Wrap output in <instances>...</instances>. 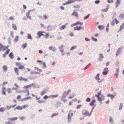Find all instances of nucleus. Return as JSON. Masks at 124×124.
Returning <instances> with one entry per match:
<instances>
[{
    "mask_svg": "<svg viewBox=\"0 0 124 124\" xmlns=\"http://www.w3.org/2000/svg\"><path fill=\"white\" fill-rule=\"evenodd\" d=\"M101 92L100 91L98 92V94L96 95L95 96L96 97L98 98V100L100 102L102 100H103L104 98V97L103 95H102L101 96V97H99V96L101 95Z\"/></svg>",
    "mask_w": 124,
    "mask_h": 124,
    "instance_id": "obj_1",
    "label": "nucleus"
},
{
    "mask_svg": "<svg viewBox=\"0 0 124 124\" xmlns=\"http://www.w3.org/2000/svg\"><path fill=\"white\" fill-rule=\"evenodd\" d=\"M73 115V113L70 110L68 113L67 119L68 122H70L71 120V117Z\"/></svg>",
    "mask_w": 124,
    "mask_h": 124,
    "instance_id": "obj_2",
    "label": "nucleus"
},
{
    "mask_svg": "<svg viewBox=\"0 0 124 124\" xmlns=\"http://www.w3.org/2000/svg\"><path fill=\"white\" fill-rule=\"evenodd\" d=\"M83 24V23H82L81 22L79 21H78L76 23L72 24H71V27H73L75 26H76L78 25H82Z\"/></svg>",
    "mask_w": 124,
    "mask_h": 124,
    "instance_id": "obj_3",
    "label": "nucleus"
},
{
    "mask_svg": "<svg viewBox=\"0 0 124 124\" xmlns=\"http://www.w3.org/2000/svg\"><path fill=\"white\" fill-rule=\"evenodd\" d=\"M78 0H69L67 1L65 4H63V5H65L66 4H69L71 3H73L75 2L76 1Z\"/></svg>",
    "mask_w": 124,
    "mask_h": 124,
    "instance_id": "obj_4",
    "label": "nucleus"
},
{
    "mask_svg": "<svg viewBox=\"0 0 124 124\" xmlns=\"http://www.w3.org/2000/svg\"><path fill=\"white\" fill-rule=\"evenodd\" d=\"M108 72V68H105L103 71L102 72V74L104 75H106Z\"/></svg>",
    "mask_w": 124,
    "mask_h": 124,
    "instance_id": "obj_5",
    "label": "nucleus"
},
{
    "mask_svg": "<svg viewBox=\"0 0 124 124\" xmlns=\"http://www.w3.org/2000/svg\"><path fill=\"white\" fill-rule=\"evenodd\" d=\"M120 3V0H116L115 3L116 8H117Z\"/></svg>",
    "mask_w": 124,
    "mask_h": 124,
    "instance_id": "obj_6",
    "label": "nucleus"
},
{
    "mask_svg": "<svg viewBox=\"0 0 124 124\" xmlns=\"http://www.w3.org/2000/svg\"><path fill=\"white\" fill-rule=\"evenodd\" d=\"M33 84H30L28 85L24 86L23 87V88L24 89H29L30 87L33 86Z\"/></svg>",
    "mask_w": 124,
    "mask_h": 124,
    "instance_id": "obj_7",
    "label": "nucleus"
},
{
    "mask_svg": "<svg viewBox=\"0 0 124 124\" xmlns=\"http://www.w3.org/2000/svg\"><path fill=\"white\" fill-rule=\"evenodd\" d=\"M83 114L85 115L90 116V114L86 110H84L83 111Z\"/></svg>",
    "mask_w": 124,
    "mask_h": 124,
    "instance_id": "obj_8",
    "label": "nucleus"
},
{
    "mask_svg": "<svg viewBox=\"0 0 124 124\" xmlns=\"http://www.w3.org/2000/svg\"><path fill=\"white\" fill-rule=\"evenodd\" d=\"M43 32H42L41 31L38 32L37 33V35L38 36V38H39L41 36H44V35L43 34Z\"/></svg>",
    "mask_w": 124,
    "mask_h": 124,
    "instance_id": "obj_9",
    "label": "nucleus"
},
{
    "mask_svg": "<svg viewBox=\"0 0 124 124\" xmlns=\"http://www.w3.org/2000/svg\"><path fill=\"white\" fill-rule=\"evenodd\" d=\"M82 28L81 26H79V27H74V29L75 30H78L81 29Z\"/></svg>",
    "mask_w": 124,
    "mask_h": 124,
    "instance_id": "obj_10",
    "label": "nucleus"
},
{
    "mask_svg": "<svg viewBox=\"0 0 124 124\" xmlns=\"http://www.w3.org/2000/svg\"><path fill=\"white\" fill-rule=\"evenodd\" d=\"M6 88L5 87H3L2 88V94L3 95H6Z\"/></svg>",
    "mask_w": 124,
    "mask_h": 124,
    "instance_id": "obj_11",
    "label": "nucleus"
},
{
    "mask_svg": "<svg viewBox=\"0 0 124 124\" xmlns=\"http://www.w3.org/2000/svg\"><path fill=\"white\" fill-rule=\"evenodd\" d=\"M72 15H73V16H75V17H78V13L75 12V11H74L72 14Z\"/></svg>",
    "mask_w": 124,
    "mask_h": 124,
    "instance_id": "obj_12",
    "label": "nucleus"
},
{
    "mask_svg": "<svg viewBox=\"0 0 124 124\" xmlns=\"http://www.w3.org/2000/svg\"><path fill=\"white\" fill-rule=\"evenodd\" d=\"M58 96V95L57 94H56L55 95H50L49 96V97L51 98L52 99H53V98L57 97Z\"/></svg>",
    "mask_w": 124,
    "mask_h": 124,
    "instance_id": "obj_13",
    "label": "nucleus"
},
{
    "mask_svg": "<svg viewBox=\"0 0 124 124\" xmlns=\"http://www.w3.org/2000/svg\"><path fill=\"white\" fill-rule=\"evenodd\" d=\"M23 108L22 107H21L20 106H19L16 107V108L14 109V110L17 109L18 110H22Z\"/></svg>",
    "mask_w": 124,
    "mask_h": 124,
    "instance_id": "obj_14",
    "label": "nucleus"
},
{
    "mask_svg": "<svg viewBox=\"0 0 124 124\" xmlns=\"http://www.w3.org/2000/svg\"><path fill=\"white\" fill-rule=\"evenodd\" d=\"M14 86L16 87L15 88H12V89L13 90H16L19 88V86H18L17 84H14Z\"/></svg>",
    "mask_w": 124,
    "mask_h": 124,
    "instance_id": "obj_15",
    "label": "nucleus"
},
{
    "mask_svg": "<svg viewBox=\"0 0 124 124\" xmlns=\"http://www.w3.org/2000/svg\"><path fill=\"white\" fill-rule=\"evenodd\" d=\"M17 117H15L12 118H9L8 119L11 121H14L17 120Z\"/></svg>",
    "mask_w": 124,
    "mask_h": 124,
    "instance_id": "obj_16",
    "label": "nucleus"
},
{
    "mask_svg": "<svg viewBox=\"0 0 124 124\" xmlns=\"http://www.w3.org/2000/svg\"><path fill=\"white\" fill-rule=\"evenodd\" d=\"M96 100H93L89 104L91 106H92V105L93 106Z\"/></svg>",
    "mask_w": 124,
    "mask_h": 124,
    "instance_id": "obj_17",
    "label": "nucleus"
},
{
    "mask_svg": "<svg viewBox=\"0 0 124 124\" xmlns=\"http://www.w3.org/2000/svg\"><path fill=\"white\" fill-rule=\"evenodd\" d=\"M116 73H115V75L116 78H117L118 77V73L119 71V69H117L116 70Z\"/></svg>",
    "mask_w": 124,
    "mask_h": 124,
    "instance_id": "obj_18",
    "label": "nucleus"
},
{
    "mask_svg": "<svg viewBox=\"0 0 124 124\" xmlns=\"http://www.w3.org/2000/svg\"><path fill=\"white\" fill-rule=\"evenodd\" d=\"M3 70L4 71H7V67L6 65H4L3 66Z\"/></svg>",
    "mask_w": 124,
    "mask_h": 124,
    "instance_id": "obj_19",
    "label": "nucleus"
},
{
    "mask_svg": "<svg viewBox=\"0 0 124 124\" xmlns=\"http://www.w3.org/2000/svg\"><path fill=\"white\" fill-rule=\"evenodd\" d=\"M14 70L15 72L17 73L18 75H19V70L18 68H15L14 69Z\"/></svg>",
    "mask_w": 124,
    "mask_h": 124,
    "instance_id": "obj_20",
    "label": "nucleus"
},
{
    "mask_svg": "<svg viewBox=\"0 0 124 124\" xmlns=\"http://www.w3.org/2000/svg\"><path fill=\"white\" fill-rule=\"evenodd\" d=\"M9 57L11 59H13L14 57V56L13 55V54L11 52L10 53L9 55Z\"/></svg>",
    "mask_w": 124,
    "mask_h": 124,
    "instance_id": "obj_21",
    "label": "nucleus"
},
{
    "mask_svg": "<svg viewBox=\"0 0 124 124\" xmlns=\"http://www.w3.org/2000/svg\"><path fill=\"white\" fill-rule=\"evenodd\" d=\"M63 45H62L61 46L59 47V48L60 51L62 52L63 51Z\"/></svg>",
    "mask_w": 124,
    "mask_h": 124,
    "instance_id": "obj_22",
    "label": "nucleus"
},
{
    "mask_svg": "<svg viewBox=\"0 0 124 124\" xmlns=\"http://www.w3.org/2000/svg\"><path fill=\"white\" fill-rule=\"evenodd\" d=\"M69 91L65 92L63 94V96L64 97H65L66 96L69 94Z\"/></svg>",
    "mask_w": 124,
    "mask_h": 124,
    "instance_id": "obj_23",
    "label": "nucleus"
},
{
    "mask_svg": "<svg viewBox=\"0 0 124 124\" xmlns=\"http://www.w3.org/2000/svg\"><path fill=\"white\" fill-rule=\"evenodd\" d=\"M66 25H63L61 26L60 27V29L61 30L63 29L66 27Z\"/></svg>",
    "mask_w": 124,
    "mask_h": 124,
    "instance_id": "obj_24",
    "label": "nucleus"
},
{
    "mask_svg": "<svg viewBox=\"0 0 124 124\" xmlns=\"http://www.w3.org/2000/svg\"><path fill=\"white\" fill-rule=\"evenodd\" d=\"M49 48L50 50H52L54 51H55V48L53 47L52 46H50V47H49Z\"/></svg>",
    "mask_w": 124,
    "mask_h": 124,
    "instance_id": "obj_25",
    "label": "nucleus"
},
{
    "mask_svg": "<svg viewBox=\"0 0 124 124\" xmlns=\"http://www.w3.org/2000/svg\"><path fill=\"white\" fill-rule=\"evenodd\" d=\"M12 27L15 30H17V28L16 26L14 24H13L12 26Z\"/></svg>",
    "mask_w": 124,
    "mask_h": 124,
    "instance_id": "obj_26",
    "label": "nucleus"
},
{
    "mask_svg": "<svg viewBox=\"0 0 124 124\" xmlns=\"http://www.w3.org/2000/svg\"><path fill=\"white\" fill-rule=\"evenodd\" d=\"M99 59H100V60H101L102 59L103 57L102 54H99Z\"/></svg>",
    "mask_w": 124,
    "mask_h": 124,
    "instance_id": "obj_27",
    "label": "nucleus"
},
{
    "mask_svg": "<svg viewBox=\"0 0 124 124\" xmlns=\"http://www.w3.org/2000/svg\"><path fill=\"white\" fill-rule=\"evenodd\" d=\"M27 44L26 43H25V44H23L22 46V48L23 49L25 48L27 46Z\"/></svg>",
    "mask_w": 124,
    "mask_h": 124,
    "instance_id": "obj_28",
    "label": "nucleus"
},
{
    "mask_svg": "<svg viewBox=\"0 0 124 124\" xmlns=\"http://www.w3.org/2000/svg\"><path fill=\"white\" fill-rule=\"evenodd\" d=\"M8 48V46H3L2 47V50L3 51H4L5 50H6V49Z\"/></svg>",
    "mask_w": 124,
    "mask_h": 124,
    "instance_id": "obj_29",
    "label": "nucleus"
},
{
    "mask_svg": "<svg viewBox=\"0 0 124 124\" xmlns=\"http://www.w3.org/2000/svg\"><path fill=\"white\" fill-rule=\"evenodd\" d=\"M19 37L18 36H16L14 39V41L16 42H17L18 40Z\"/></svg>",
    "mask_w": 124,
    "mask_h": 124,
    "instance_id": "obj_30",
    "label": "nucleus"
},
{
    "mask_svg": "<svg viewBox=\"0 0 124 124\" xmlns=\"http://www.w3.org/2000/svg\"><path fill=\"white\" fill-rule=\"evenodd\" d=\"M7 91L8 93H11V90L10 88H8L7 89Z\"/></svg>",
    "mask_w": 124,
    "mask_h": 124,
    "instance_id": "obj_31",
    "label": "nucleus"
},
{
    "mask_svg": "<svg viewBox=\"0 0 124 124\" xmlns=\"http://www.w3.org/2000/svg\"><path fill=\"white\" fill-rule=\"evenodd\" d=\"M98 28L100 30H102L104 29V26H99L98 27Z\"/></svg>",
    "mask_w": 124,
    "mask_h": 124,
    "instance_id": "obj_32",
    "label": "nucleus"
},
{
    "mask_svg": "<svg viewBox=\"0 0 124 124\" xmlns=\"http://www.w3.org/2000/svg\"><path fill=\"white\" fill-rule=\"evenodd\" d=\"M46 93V91H44L41 92V96H43Z\"/></svg>",
    "mask_w": 124,
    "mask_h": 124,
    "instance_id": "obj_33",
    "label": "nucleus"
},
{
    "mask_svg": "<svg viewBox=\"0 0 124 124\" xmlns=\"http://www.w3.org/2000/svg\"><path fill=\"white\" fill-rule=\"evenodd\" d=\"M30 11H28L27 13V14H26V16H27L28 17V18L30 19H31V17L29 16V15L30 14Z\"/></svg>",
    "mask_w": 124,
    "mask_h": 124,
    "instance_id": "obj_34",
    "label": "nucleus"
},
{
    "mask_svg": "<svg viewBox=\"0 0 124 124\" xmlns=\"http://www.w3.org/2000/svg\"><path fill=\"white\" fill-rule=\"evenodd\" d=\"M27 38L28 39H32V38L31 35L30 34H28L27 36Z\"/></svg>",
    "mask_w": 124,
    "mask_h": 124,
    "instance_id": "obj_35",
    "label": "nucleus"
},
{
    "mask_svg": "<svg viewBox=\"0 0 124 124\" xmlns=\"http://www.w3.org/2000/svg\"><path fill=\"white\" fill-rule=\"evenodd\" d=\"M114 21H115L116 23V24L118 23L119 22L116 19H114L113 21L114 22Z\"/></svg>",
    "mask_w": 124,
    "mask_h": 124,
    "instance_id": "obj_36",
    "label": "nucleus"
},
{
    "mask_svg": "<svg viewBox=\"0 0 124 124\" xmlns=\"http://www.w3.org/2000/svg\"><path fill=\"white\" fill-rule=\"evenodd\" d=\"M124 27V23H123L122 25L120 26V31Z\"/></svg>",
    "mask_w": 124,
    "mask_h": 124,
    "instance_id": "obj_37",
    "label": "nucleus"
},
{
    "mask_svg": "<svg viewBox=\"0 0 124 124\" xmlns=\"http://www.w3.org/2000/svg\"><path fill=\"white\" fill-rule=\"evenodd\" d=\"M5 110V108H4L1 107L0 108V111L1 112H3Z\"/></svg>",
    "mask_w": 124,
    "mask_h": 124,
    "instance_id": "obj_38",
    "label": "nucleus"
},
{
    "mask_svg": "<svg viewBox=\"0 0 124 124\" xmlns=\"http://www.w3.org/2000/svg\"><path fill=\"white\" fill-rule=\"evenodd\" d=\"M65 97H64L63 96V97L62 98V100L63 101L65 102H66V101L67 100L65 99Z\"/></svg>",
    "mask_w": 124,
    "mask_h": 124,
    "instance_id": "obj_39",
    "label": "nucleus"
},
{
    "mask_svg": "<svg viewBox=\"0 0 124 124\" xmlns=\"http://www.w3.org/2000/svg\"><path fill=\"white\" fill-rule=\"evenodd\" d=\"M23 77H18V79L20 81H22L23 79Z\"/></svg>",
    "mask_w": 124,
    "mask_h": 124,
    "instance_id": "obj_40",
    "label": "nucleus"
},
{
    "mask_svg": "<svg viewBox=\"0 0 124 124\" xmlns=\"http://www.w3.org/2000/svg\"><path fill=\"white\" fill-rule=\"evenodd\" d=\"M76 48V46H73L71 47L70 49V50H72L74 49H75Z\"/></svg>",
    "mask_w": 124,
    "mask_h": 124,
    "instance_id": "obj_41",
    "label": "nucleus"
},
{
    "mask_svg": "<svg viewBox=\"0 0 124 124\" xmlns=\"http://www.w3.org/2000/svg\"><path fill=\"white\" fill-rule=\"evenodd\" d=\"M10 51V50L9 49H7L6 52L5 53V54H8V53Z\"/></svg>",
    "mask_w": 124,
    "mask_h": 124,
    "instance_id": "obj_42",
    "label": "nucleus"
},
{
    "mask_svg": "<svg viewBox=\"0 0 124 124\" xmlns=\"http://www.w3.org/2000/svg\"><path fill=\"white\" fill-rule=\"evenodd\" d=\"M91 65L90 63H89L87 65L85 68L84 69H87Z\"/></svg>",
    "mask_w": 124,
    "mask_h": 124,
    "instance_id": "obj_43",
    "label": "nucleus"
},
{
    "mask_svg": "<svg viewBox=\"0 0 124 124\" xmlns=\"http://www.w3.org/2000/svg\"><path fill=\"white\" fill-rule=\"evenodd\" d=\"M8 83V82L7 81H5L3 82L2 85L3 86L7 84Z\"/></svg>",
    "mask_w": 124,
    "mask_h": 124,
    "instance_id": "obj_44",
    "label": "nucleus"
},
{
    "mask_svg": "<svg viewBox=\"0 0 124 124\" xmlns=\"http://www.w3.org/2000/svg\"><path fill=\"white\" fill-rule=\"evenodd\" d=\"M89 15H88L86 17H84V20L87 19L89 17Z\"/></svg>",
    "mask_w": 124,
    "mask_h": 124,
    "instance_id": "obj_45",
    "label": "nucleus"
},
{
    "mask_svg": "<svg viewBox=\"0 0 124 124\" xmlns=\"http://www.w3.org/2000/svg\"><path fill=\"white\" fill-rule=\"evenodd\" d=\"M43 17L45 19H46L47 18V16L45 14L43 15Z\"/></svg>",
    "mask_w": 124,
    "mask_h": 124,
    "instance_id": "obj_46",
    "label": "nucleus"
},
{
    "mask_svg": "<svg viewBox=\"0 0 124 124\" xmlns=\"http://www.w3.org/2000/svg\"><path fill=\"white\" fill-rule=\"evenodd\" d=\"M108 0L107 1V2L109 3H112L113 2V0Z\"/></svg>",
    "mask_w": 124,
    "mask_h": 124,
    "instance_id": "obj_47",
    "label": "nucleus"
},
{
    "mask_svg": "<svg viewBox=\"0 0 124 124\" xmlns=\"http://www.w3.org/2000/svg\"><path fill=\"white\" fill-rule=\"evenodd\" d=\"M30 98H31L30 97H27V98H25L24 99H23V101H25L26 100L30 99Z\"/></svg>",
    "mask_w": 124,
    "mask_h": 124,
    "instance_id": "obj_48",
    "label": "nucleus"
},
{
    "mask_svg": "<svg viewBox=\"0 0 124 124\" xmlns=\"http://www.w3.org/2000/svg\"><path fill=\"white\" fill-rule=\"evenodd\" d=\"M18 68L19 69H22L24 68V67L23 66L20 65L18 67Z\"/></svg>",
    "mask_w": 124,
    "mask_h": 124,
    "instance_id": "obj_49",
    "label": "nucleus"
},
{
    "mask_svg": "<svg viewBox=\"0 0 124 124\" xmlns=\"http://www.w3.org/2000/svg\"><path fill=\"white\" fill-rule=\"evenodd\" d=\"M107 96L110 97L112 99L114 98V96L112 95L111 94L108 95Z\"/></svg>",
    "mask_w": 124,
    "mask_h": 124,
    "instance_id": "obj_50",
    "label": "nucleus"
},
{
    "mask_svg": "<svg viewBox=\"0 0 124 124\" xmlns=\"http://www.w3.org/2000/svg\"><path fill=\"white\" fill-rule=\"evenodd\" d=\"M48 97H49V96L48 97L46 95H45L44 97L43 98L45 100L47 99Z\"/></svg>",
    "mask_w": 124,
    "mask_h": 124,
    "instance_id": "obj_51",
    "label": "nucleus"
},
{
    "mask_svg": "<svg viewBox=\"0 0 124 124\" xmlns=\"http://www.w3.org/2000/svg\"><path fill=\"white\" fill-rule=\"evenodd\" d=\"M90 101V99L89 98H88L86 99V101L87 102H89Z\"/></svg>",
    "mask_w": 124,
    "mask_h": 124,
    "instance_id": "obj_52",
    "label": "nucleus"
},
{
    "mask_svg": "<svg viewBox=\"0 0 124 124\" xmlns=\"http://www.w3.org/2000/svg\"><path fill=\"white\" fill-rule=\"evenodd\" d=\"M92 38L93 40L95 41H97V39H96L94 38L93 37H92Z\"/></svg>",
    "mask_w": 124,
    "mask_h": 124,
    "instance_id": "obj_53",
    "label": "nucleus"
},
{
    "mask_svg": "<svg viewBox=\"0 0 124 124\" xmlns=\"http://www.w3.org/2000/svg\"><path fill=\"white\" fill-rule=\"evenodd\" d=\"M28 79L27 78H23V79L22 81H28Z\"/></svg>",
    "mask_w": 124,
    "mask_h": 124,
    "instance_id": "obj_54",
    "label": "nucleus"
},
{
    "mask_svg": "<svg viewBox=\"0 0 124 124\" xmlns=\"http://www.w3.org/2000/svg\"><path fill=\"white\" fill-rule=\"evenodd\" d=\"M28 107V105H25L24 106H22V108H27Z\"/></svg>",
    "mask_w": 124,
    "mask_h": 124,
    "instance_id": "obj_55",
    "label": "nucleus"
},
{
    "mask_svg": "<svg viewBox=\"0 0 124 124\" xmlns=\"http://www.w3.org/2000/svg\"><path fill=\"white\" fill-rule=\"evenodd\" d=\"M96 79L98 81L99 83H100V82H101V81L100 80V79L99 78H96Z\"/></svg>",
    "mask_w": 124,
    "mask_h": 124,
    "instance_id": "obj_56",
    "label": "nucleus"
},
{
    "mask_svg": "<svg viewBox=\"0 0 124 124\" xmlns=\"http://www.w3.org/2000/svg\"><path fill=\"white\" fill-rule=\"evenodd\" d=\"M57 114H56V113H55V114H53L51 116V117H54V116H56V115H57Z\"/></svg>",
    "mask_w": 124,
    "mask_h": 124,
    "instance_id": "obj_57",
    "label": "nucleus"
},
{
    "mask_svg": "<svg viewBox=\"0 0 124 124\" xmlns=\"http://www.w3.org/2000/svg\"><path fill=\"white\" fill-rule=\"evenodd\" d=\"M14 18L13 17L11 16L10 17L9 19V20H14Z\"/></svg>",
    "mask_w": 124,
    "mask_h": 124,
    "instance_id": "obj_58",
    "label": "nucleus"
},
{
    "mask_svg": "<svg viewBox=\"0 0 124 124\" xmlns=\"http://www.w3.org/2000/svg\"><path fill=\"white\" fill-rule=\"evenodd\" d=\"M16 65L17 66L19 67L20 65V63H19V62H16Z\"/></svg>",
    "mask_w": 124,
    "mask_h": 124,
    "instance_id": "obj_59",
    "label": "nucleus"
},
{
    "mask_svg": "<svg viewBox=\"0 0 124 124\" xmlns=\"http://www.w3.org/2000/svg\"><path fill=\"white\" fill-rule=\"evenodd\" d=\"M49 36V34L48 33H46V34L45 35V37L46 38H47Z\"/></svg>",
    "mask_w": 124,
    "mask_h": 124,
    "instance_id": "obj_60",
    "label": "nucleus"
},
{
    "mask_svg": "<svg viewBox=\"0 0 124 124\" xmlns=\"http://www.w3.org/2000/svg\"><path fill=\"white\" fill-rule=\"evenodd\" d=\"M81 105H78L77 107V108H80L81 106Z\"/></svg>",
    "mask_w": 124,
    "mask_h": 124,
    "instance_id": "obj_61",
    "label": "nucleus"
},
{
    "mask_svg": "<svg viewBox=\"0 0 124 124\" xmlns=\"http://www.w3.org/2000/svg\"><path fill=\"white\" fill-rule=\"evenodd\" d=\"M74 96L73 95H72L71 96H69L68 98H69V99H71V98H73V97Z\"/></svg>",
    "mask_w": 124,
    "mask_h": 124,
    "instance_id": "obj_62",
    "label": "nucleus"
},
{
    "mask_svg": "<svg viewBox=\"0 0 124 124\" xmlns=\"http://www.w3.org/2000/svg\"><path fill=\"white\" fill-rule=\"evenodd\" d=\"M122 107V104H120V105L119 110H121Z\"/></svg>",
    "mask_w": 124,
    "mask_h": 124,
    "instance_id": "obj_63",
    "label": "nucleus"
},
{
    "mask_svg": "<svg viewBox=\"0 0 124 124\" xmlns=\"http://www.w3.org/2000/svg\"><path fill=\"white\" fill-rule=\"evenodd\" d=\"M5 124H11V123L10 121H8V122H6L5 123Z\"/></svg>",
    "mask_w": 124,
    "mask_h": 124,
    "instance_id": "obj_64",
    "label": "nucleus"
}]
</instances>
